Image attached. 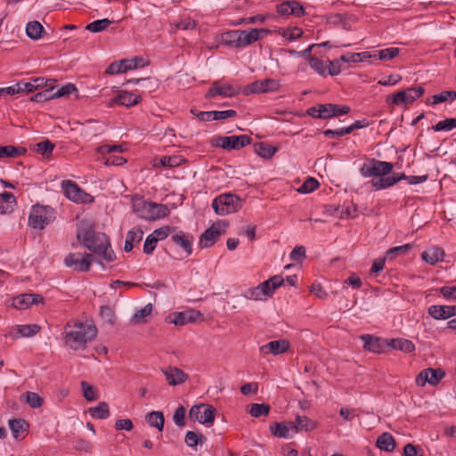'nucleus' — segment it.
I'll return each instance as SVG.
<instances>
[{"label":"nucleus","mask_w":456,"mask_h":456,"mask_svg":"<svg viewBox=\"0 0 456 456\" xmlns=\"http://www.w3.org/2000/svg\"><path fill=\"white\" fill-rule=\"evenodd\" d=\"M77 239L90 251L106 262H112L115 253L105 233L96 232L94 225L87 220H81L77 225Z\"/></svg>","instance_id":"f257e3e1"},{"label":"nucleus","mask_w":456,"mask_h":456,"mask_svg":"<svg viewBox=\"0 0 456 456\" xmlns=\"http://www.w3.org/2000/svg\"><path fill=\"white\" fill-rule=\"evenodd\" d=\"M65 343L72 350L85 349L88 342L93 341L97 335L94 325L80 322H69L64 328Z\"/></svg>","instance_id":"f03ea898"},{"label":"nucleus","mask_w":456,"mask_h":456,"mask_svg":"<svg viewBox=\"0 0 456 456\" xmlns=\"http://www.w3.org/2000/svg\"><path fill=\"white\" fill-rule=\"evenodd\" d=\"M212 208L219 216L235 213L241 208L240 199L232 193H224L216 197L212 201Z\"/></svg>","instance_id":"7ed1b4c3"},{"label":"nucleus","mask_w":456,"mask_h":456,"mask_svg":"<svg viewBox=\"0 0 456 456\" xmlns=\"http://www.w3.org/2000/svg\"><path fill=\"white\" fill-rule=\"evenodd\" d=\"M53 214L51 207L35 205L28 216V224L34 229L42 230L52 221Z\"/></svg>","instance_id":"20e7f679"},{"label":"nucleus","mask_w":456,"mask_h":456,"mask_svg":"<svg viewBox=\"0 0 456 456\" xmlns=\"http://www.w3.org/2000/svg\"><path fill=\"white\" fill-rule=\"evenodd\" d=\"M394 166L390 162L372 159L362 166L360 172L364 177H381L390 174Z\"/></svg>","instance_id":"39448f33"},{"label":"nucleus","mask_w":456,"mask_h":456,"mask_svg":"<svg viewBox=\"0 0 456 456\" xmlns=\"http://www.w3.org/2000/svg\"><path fill=\"white\" fill-rule=\"evenodd\" d=\"M136 211L140 217L150 221L163 218L170 213L166 205L148 201L142 202V207Z\"/></svg>","instance_id":"423d86ee"},{"label":"nucleus","mask_w":456,"mask_h":456,"mask_svg":"<svg viewBox=\"0 0 456 456\" xmlns=\"http://www.w3.org/2000/svg\"><path fill=\"white\" fill-rule=\"evenodd\" d=\"M215 412L216 409L212 405L201 403L193 405L189 411V416L206 427H211L215 421Z\"/></svg>","instance_id":"0eeeda50"},{"label":"nucleus","mask_w":456,"mask_h":456,"mask_svg":"<svg viewBox=\"0 0 456 456\" xmlns=\"http://www.w3.org/2000/svg\"><path fill=\"white\" fill-rule=\"evenodd\" d=\"M94 256L92 254L69 253L64 258V264L67 267L73 268L74 271L87 273Z\"/></svg>","instance_id":"6e6552de"},{"label":"nucleus","mask_w":456,"mask_h":456,"mask_svg":"<svg viewBox=\"0 0 456 456\" xmlns=\"http://www.w3.org/2000/svg\"><path fill=\"white\" fill-rule=\"evenodd\" d=\"M61 188L65 196L76 203H91L94 200L93 196L83 191L78 185L70 180L61 182Z\"/></svg>","instance_id":"1a4fd4ad"},{"label":"nucleus","mask_w":456,"mask_h":456,"mask_svg":"<svg viewBox=\"0 0 456 456\" xmlns=\"http://www.w3.org/2000/svg\"><path fill=\"white\" fill-rule=\"evenodd\" d=\"M227 227L228 223L224 220L213 224L201 234L199 241L200 246L201 248H209L213 246L216 242L218 237L225 232Z\"/></svg>","instance_id":"9d476101"},{"label":"nucleus","mask_w":456,"mask_h":456,"mask_svg":"<svg viewBox=\"0 0 456 456\" xmlns=\"http://www.w3.org/2000/svg\"><path fill=\"white\" fill-rule=\"evenodd\" d=\"M424 94L422 86L410 87L406 90L400 91L387 98L388 104L402 105L413 102L416 99L419 98Z\"/></svg>","instance_id":"9b49d317"},{"label":"nucleus","mask_w":456,"mask_h":456,"mask_svg":"<svg viewBox=\"0 0 456 456\" xmlns=\"http://www.w3.org/2000/svg\"><path fill=\"white\" fill-rule=\"evenodd\" d=\"M251 142L248 135L219 136L215 139L214 144L224 150H240Z\"/></svg>","instance_id":"f8f14e48"},{"label":"nucleus","mask_w":456,"mask_h":456,"mask_svg":"<svg viewBox=\"0 0 456 456\" xmlns=\"http://www.w3.org/2000/svg\"><path fill=\"white\" fill-rule=\"evenodd\" d=\"M202 318L200 311L190 309L184 312H175L166 317L167 323L175 324V326H183L187 323H192Z\"/></svg>","instance_id":"ddd939ff"},{"label":"nucleus","mask_w":456,"mask_h":456,"mask_svg":"<svg viewBox=\"0 0 456 456\" xmlns=\"http://www.w3.org/2000/svg\"><path fill=\"white\" fill-rule=\"evenodd\" d=\"M445 376L442 369L427 368L422 370L416 377L415 383L418 387H424L426 384L436 386Z\"/></svg>","instance_id":"4468645a"},{"label":"nucleus","mask_w":456,"mask_h":456,"mask_svg":"<svg viewBox=\"0 0 456 456\" xmlns=\"http://www.w3.org/2000/svg\"><path fill=\"white\" fill-rule=\"evenodd\" d=\"M280 87L279 81L272 78H265L263 80H256L249 84L245 88V94H263L267 92L277 91Z\"/></svg>","instance_id":"2eb2a0df"},{"label":"nucleus","mask_w":456,"mask_h":456,"mask_svg":"<svg viewBox=\"0 0 456 456\" xmlns=\"http://www.w3.org/2000/svg\"><path fill=\"white\" fill-rule=\"evenodd\" d=\"M239 94V89L235 88L230 84L222 85L218 81H215L211 87L208 89L206 98L211 99L217 95L223 97H232Z\"/></svg>","instance_id":"dca6fc26"},{"label":"nucleus","mask_w":456,"mask_h":456,"mask_svg":"<svg viewBox=\"0 0 456 456\" xmlns=\"http://www.w3.org/2000/svg\"><path fill=\"white\" fill-rule=\"evenodd\" d=\"M270 33L267 28H251L248 30H240V48H244L259 39L265 37Z\"/></svg>","instance_id":"f3484780"},{"label":"nucleus","mask_w":456,"mask_h":456,"mask_svg":"<svg viewBox=\"0 0 456 456\" xmlns=\"http://www.w3.org/2000/svg\"><path fill=\"white\" fill-rule=\"evenodd\" d=\"M277 12L281 16L294 15L302 17L305 15V8L297 1H285L277 5Z\"/></svg>","instance_id":"a211bd4d"},{"label":"nucleus","mask_w":456,"mask_h":456,"mask_svg":"<svg viewBox=\"0 0 456 456\" xmlns=\"http://www.w3.org/2000/svg\"><path fill=\"white\" fill-rule=\"evenodd\" d=\"M43 301V297L39 294H21L12 298V306L17 309H27L30 305Z\"/></svg>","instance_id":"6ab92c4d"},{"label":"nucleus","mask_w":456,"mask_h":456,"mask_svg":"<svg viewBox=\"0 0 456 456\" xmlns=\"http://www.w3.org/2000/svg\"><path fill=\"white\" fill-rule=\"evenodd\" d=\"M162 372L170 386L183 384L188 379V375L177 367L169 366L166 369H162Z\"/></svg>","instance_id":"aec40b11"},{"label":"nucleus","mask_w":456,"mask_h":456,"mask_svg":"<svg viewBox=\"0 0 456 456\" xmlns=\"http://www.w3.org/2000/svg\"><path fill=\"white\" fill-rule=\"evenodd\" d=\"M270 430L273 436L281 438H289L291 436V432L296 433L293 421L275 422L270 426Z\"/></svg>","instance_id":"412c9836"},{"label":"nucleus","mask_w":456,"mask_h":456,"mask_svg":"<svg viewBox=\"0 0 456 456\" xmlns=\"http://www.w3.org/2000/svg\"><path fill=\"white\" fill-rule=\"evenodd\" d=\"M428 314L436 320H446L456 314L455 305H431Z\"/></svg>","instance_id":"4be33fe9"},{"label":"nucleus","mask_w":456,"mask_h":456,"mask_svg":"<svg viewBox=\"0 0 456 456\" xmlns=\"http://www.w3.org/2000/svg\"><path fill=\"white\" fill-rule=\"evenodd\" d=\"M171 239L175 245L181 247L184 250L187 256L191 255L193 241V238L191 235L186 234L180 231L173 234Z\"/></svg>","instance_id":"5701e85b"},{"label":"nucleus","mask_w":456,"mask_h":456,"mask_svg":"<svg viewBox=\"0 0 456 456\" xmlns=\"http://www.w3.org/2000/svg\"><path fill=\"white\" fill-rule=\"evenodd\" d=\"M289 348V343L285 339L270 341L265 346H261V352H269L274 355L285 353Z\"/></svg>","instance_id":"b1692460"},{"label":"nucleus","mask_w":456,"mask_h":456,"mask_svg":"<svg viewBox=\"0 0 456 456\" xmlns=\"http://www.w3.org/2000/svg\"><path fill=\"white\" fill-rule=\"evenodd\" d=\"M360 338L364 342L363 348L367 351L379 354L383 351L384 342L381 338L371 335H362Z\"/></svg>","instance_id":"393cba45"},{"label":"nucleus","mask_w":456,"mask_h":456,"mask_svg":"<svg viewBox=\"0 0 456 456\" xmlns=\"http://www.w3.org/2000/svg\"><path fill=\"white\" fill-rule=\"evenodd\" d=\"M16 205V199L12 192H3L0 194V214L5 215L12 213Z\"/></svg>","instance_id":"a878e982"},{"label":"nucleus","mask_w":456,"mask_h":456,"mask_svg":"<svg viewBox=\"0 0 456 456\" xmlns=\"http://www.w3.org/2000/svg\"><path fill=\"white\" fill-rule=\"evenodd\" d=\"M140 96L128 92H122L117 97L113 98L110 102V105L113 103L123 105L126 107H131L137 104L140 101Z\"/></svg>","instance_id":"bb28decb"},{"label":"nucleus","mask_w":456,"mask_h":456,"mask_svg":"<svg viewBox=\"0 0 456 456\" xmlns=\"http://www.w3.org/2000/svg\"><path fill=\"white\" fill-rule=\"evenodd\" d=\"M376 446L381 451L391 452L395 448V441L390 433L384 432L378 437Z\"/></svg>","instance_id":"cd10ccee"},{"label":"nucleus","mask_w":456,"mask_h":456,"mask_svg":"<svg viewBox=\"0 0 456 456\" xmlns=\"http://www.w3.org/2000/svg\"><path fill=\"white\" fill-rule=\"evenodd\" d=\"M240 30H230L221 36V43L232 48H240Z\"/></svg>","instance_id":"c85d7f7f"},{"label":"nucleus","mask_w":456,"mask_h":456,"mask_svg":"<svg viewBox=\"0 0 456 456\" xmlns=\"http://www.w3.org/2000/svg\"><path fill=\"white\" fill-rule=\"evenodd\" d=\"M387 345L391 346L394 349H398L404 353H411L415 350L414 344L411 340L403 339V338L390 339L387 343Z\"/></svg>","instance_id":"c756f323"},{"label":"nucleus","mask_w":456,"mask_h":456,"mask_svg":"<svg viewBox=\"0 0 456 456\" xmlns=\"http://www.w3.org/2000/svg\"><path fill=\"white\" fill-rule=\"evenodd\" d=\"M146 422L151 426L156 428L159 431L164 428L165 419L161 411H153L145 416Z\"/></svg>","instance_id":"7c9ffc66"},{"label":"nucleus","mask_w":456,"mask_h":456,"mask_svg":"<svg viewBox=\"0 0 456 456\" xmlns=\"http://www.w3.org/2000/svg\"><path fill=\"white\" fill-rule=\"evenodd\" d=\"M254 151L258 156L268 159L278 151V147L272 146L265 142H257L254 145Z\"/></svg>","instance_id":"2f4dec72"},{"label":"nucleus","mask_w":456,"mask_h":456,"mask_svg":"<svg viewBox=\"0 0 456 456\" xmlns=\"http://www.w3.org/2000/svg\"><path fill=\"white\" fill-rule=\"evenodd\" d=\"M44 31V27L37 20L29 21L26 26V34L32 40L40 39Z\"/></svg>","instance_id":"473e14b6"},{"label":"nucleus","mask_w":456,"mask_h":456,"mask_svg":"<svg viewBox=\"0 0 456 456\" xmlns=\"http://www.w3.org/2000/svg\"><path fill=\"white\" fill-rule=\"evenodd\" d=\"M293 422L296 433L299 430L311 431L316 428V423L306 416L297 415Z\"/></svg>","instance_id":"72a5a7b5"},{"label":"nucleus","mask_w":456,"mask_h":456,"mask_svg":"<svg viewBox=\"0 0 456 456\" xmlns=\"http://www.w3.org/2000/svg\"><path fill=\"white\" fill-rule=\"evenodd\" d=\"M27 150L23 147L13 145L0 146V159L16 158L25 154Z\"/></svg>","instance_id":"f704fd0d"},{"label":"nucleus","mask_w":456,"mask_h":456,"mask_svg":"<svg viewBox=\"0 0 456 456\" xmlns=\"http://www.w3.org/2000/svg\"><path fill=\"white\" fill-rule=\"evenodd\" d=\"M88 411L94 419H104L110 416L109 405L105 402H102L97 406L90 408Z\"/></svg>","instance_id":"c9c22d12"},{"label":"nucleus","mask_w":456,"mask_h":456,"mask_svg":"<svg viewBox=\"0 0 456 456\" xmlns=\"http://www.w3.org/2000/svg\"><path fill=\"white\" fill-rule=\"evenodd\" d=\"M442 256L443 251L439 248H428L421 254L422 259L430 265L437 263Z\"/></svg>","instance_id":"e433bc0d"},{"label":"nucleus","mask_w":456,"mask_h":456,"mask_svg":"<svg viewBox=\"0 0 456 456\" xmlns=\"http://www.w3.org/2000/svg\"><path fill=\"white\" fill-rule=\"evenodd\" d=\"M9 427L15 438H18L20 433L27 431L28 423L23 419H14L9 420Z\"/></svg>","instance_id":"4c0bfd02"},{"label":"nucleus","mask_w":456,"mask_h":456,"mask_svg":"<svg viewBox=\"0 0 456 456\" xmlns=\"http://www.w3.org/2000/svg\"><path fill=\"white\" fill-rule=\"evenodd\" d=\"M205 441H206V437L201 433L187 431L185 434L184 442H185L186 445L191 448H194L199 444H203Z\"/></svg>","instance_id":"58836bf2"},{"label":"nucleus","mask_w":456,"mask_h":456,"mask_svg":"<svg viewBox=\"0 0 456 456\" xmlns=\"http://www.w3.org/2000/svg\"><path fill=\"white\" fill-rule=\"evenodd\" d=\"M21 399L25 401L32 409H37L43 404V398L35 392H26L22 394Z\"/></svg>","instance_id":"ea45409f"},{"label":"nucleus","mask_w":456,"mask_h":456,"mask_svg":"<svg viewBox=\"0 0 456 456\" xmlns=\"http://www.w3.org/2000/svg\"><path fill=\"white\" fill-rule=\"evenodd\" d=\"M271 407L266 403H251L248 412L254 418L267 416Z\"/></svg>","instance_id":"a19ab883"},{"label":"nucleus","mask_w":456,"mask_h":456,"mask_svg":"<svg viewBox=\"0 0 456 456\" xmlns=\"http://www.w3.org/2000/svg\"><path fill=\"white\" fill-rule=\"evenodd\" d=\"M110 23L109 19L97 20L87 24L86 29L93 33H99L105 30Z\"/></svg>","instance_id":"79ce46f5"},{"label":"nucleus","mask_w":456,"mask_h":456,"mask_svg":"<svg viewBox=\"0 0 456 456\" xmlns=\"http://www.w3.org/2000/svg\"><path fill=\"white\" fill-rule=\"evenodd\" d=\"M33 149L43 156L48 157L52 154L54 149V144L49 140H45L36 143Z\"/></svg>","instance_id":"37998d69"},{"label":"nucleus","mask_w":456,"mask_h":456,"mask_svg":"<svg viewBox=\"0 0 456 456\" xmlns=\"http://www.w3.org/2000/svg\"><path fill=\"white\" fill-rule=\"evenodd\" d=\"M39 330L40 327L37 324H25L17 326V332L20 337H32L37 334Z\"/></svg>","instance_id":"c03bdc74"},{"label":"nucleus","mask_w":456,"mask_h":456,"mask_svg":"<svg viewBox=\"0 0 456 456\" xmlns=\"http://www.w3.org/2000/svg\"><path fill=\"white\" fill-rule=\"evenodd\" d=\"M396 183L393 176H381L379 180H372L371 184L375 190H383L389 188Z\"/></svg>","instance_id":"a18cd8bd"},{"label":"nucleus","mask_w":456,"mask_h":456,"mask_svg":"<svg viewBox=\"0 0 456 456\" xmlns=\"http://www.w3.org/2000/svg\"><path fill=\"white\" fill-rule=\"evenodd\" d=\"M53 86H51L50 88H46L45 90L39 92L33 96H31L30 101L36 102H45L52 99H55L53 95Z\"/></svg>","instance_id":"49530a36"},{"label":"nucleus","mask_w":456,"mask_h":456,"mask_svg":"<svg viewBox=\"0 0 456 456\" xmlns=\"http://www.w3.org/2000/svg\"><path fill=\"white\" fill-rule=\"evenodd\" d=\"M279 34L283 37L290 41H293L295 39L301 37V36L303 35V30L297 27H294L291 28H280Z\"/></svg>","instance_id":"de8ad7c7"},{"label":"nucleus","mask_w":456,"mask_h":456,"mask_svg":"<svg viewBox=\"0 0 456 456\" xmlns=\"http://www.w3.org/2000/svg\"><path fill=\"white\" fill-rule=\"evenodd\" d=\"M319 183L315 178L308 177L304 183L297 189V191L303 194L310 193L317 189Z\"/></svg>","instance_id":"09e8293b"},{"label":"nucleus","mask_w":456,"mask_h":456,"mask_svg":"<svg viewBox=\"0 0 456 456\" xmlns=\"http://www.w3.org/2000/svg\"><path fill=\"white\" fill-rule=\"evenodd\" d=\"M456 127V118H446L439 121L433 126L435 131H451Z\"/></svg>","instance_id":"8fccbe9b"},{"label":"nucleus","mask_w":456,"mask_h":456,"mask_svg":"<svg viewBox=\"0 0 456 456\" xmlns=\"http://www.w3.org/2000/svg\"><path fill=\"white\" fill-rule=\"evenodd\" d=\"M309 65L310 67L318 74L322 76H325L327 72V67L324 65V62L314 56L309 57Z\"/></svg>","instance_id":"3c124183"},{"label":"nucleus","mask_w":456,"mask_h":456,"mask_svg":"<svg viewBox=\"0 0 456 456\" xmlns=\"http://www.w3.org/2000/svg\"><path fill=\"white\" fill-rule=\"evenodd\" d=\"M449 98L454 100L456 98V91H444L440 94H435L431 97V104H438L446 102Z\"/></svg>","instance_id":"603ef678"},{"label":"nucleus","mask_w":456,"mask_h":456,"mask_svg":"<svg viewBox=\"0 0 456 456\" xmlns=\"http://www.w3.org/2000/svg\"><path fill=\"white\" fill-rule=\"evenodd\" d=\"M411 244H404L392 248L387 251L386 257L388 259H394L397 255H405L411 248Z\"/></svg>","instance_id":"864d4df0"},{"label":"nucleus","mask_w":456,"mask_h":456,"mask_svg":"<svg viewBox=\"0 0 456 456\" xmlns=\"http://www.w3.org/2000/svg\"><path fill=\"white\" fill-rule=\"evenodd\" d=\"M184 161V159H183L181 156H165L160 159V164L163 167H178L182 164V162Z\"/></svg>","instance_id":"5fc2aeb1"},{"label":"nucleus","mask_w":456,"mask_h":456,"mask_svg":"<svg viewBox=\"0 0 456 456\" xmlns=\"http://www.w3.org/2000/svg\"><path fill=\"white\" fill-rule=\"evenodd\" d=\"M122 62L124 64L123 69H125L126 71L144 66V61L142 57H135L134 59H124L122 60Z\"/></svg>","instance_id":"6e6d98bb"},{"label":"nucleus","mask_w":456,"mask_h":456,"mask_svg":"<svg viewBox=\"0 0 456 456\" xmlns=\"http://www.w3.org/2000/svg\"><path fill=\"white\" fill-rule=\"evenodd\" d=\"M81 387L83 391V396L87 401H95L97 399V395L94 388L89 385L86 381L81 382Z\"/></svg>","instance_id":"4d7b16f0"},{"label":"nucleus","mask_w":456,"mask_h":456,"mask_svg":"<svg viewBox=\"0 0 456 456\" xmlns=\"http://www.w3.org/2000/svg\"><path fill=\"white\" fill-rule=\"evenodd\" d=\"M399 53V49L395 47H390L379 50L378 52V59L379 60H392Z\"/></svg>","instance_id":"13d9d810"},{"label":"nucleus","mask_w":456,"mask_h":456,"mask_svg":"<svg viewBox=\"0 0 456 456\" xmlns=\"http://www.w3.org/2000/svg\"><path fill=\"white\" fill-rule=\"evenodd\" d=\"M334 104L333 103H326L320 104V113L317 116L321 117L322 119H328L334 118Z\"/></svg>","instance_id":"bf43d9fd"},{"label":"nucleus","mask_w":456,"mask_h":456,"mask_svg":"<svg viewBox=\"0 0 456 456\" xmlns=\"http://www.w3.org/2000/svg\"><path fill=\"white\" fill-rule=\"evenodd\" d=\"M243 297L249 300H265V297L257 286L246 289L243 293Z\"/></svg>","instance_id":"052dcab7"},{"label":"nucleus","mask_w":456,"mask_h":456,"mask_svg":"<svg viewBox=\"0 0 456 456\" xmlns=\"http://www.w3.org/2000/svg\"><path fill=\"white\" fill-rule=\"evenodd\" d=\"M152 312V305L147 304L144 307L137 310L133 316V319L137 322H143V319L149 316Z\"/></svg>","instance_id":"680f3d73"},{"label":"nucleus","mask_w":456,"mask_h":456,"mask_svg":"<svg viewBox=\"0 0 456 456\" xmlns=\"http://www.w3.org/2000/svg\"><path fill=\"white\" fill-rule=\"evenodd\" d=\"M175 26L177 29L192 30L195 29L197 23L190 17H186L182 19L179 22L175 23Z\"/></svg>","instance_id":"e2e57ef3"},{"label":"nucleus","mask_w":456,"mask_h":456,"mask_svg":"<svg viewBox=\"0 0 456 456\" xmlns=\"http://www.w3.org/2000/svg\"><path fill=\"white\" fill-rule=\"evenodd\" d=\"M75 447L77 451L87 453L93 452L94 444L86 439L79 438L76 441Z\"/></svg>","instance_id":"0e129e2a"},{"label":"nucleus","mask_w":456,"mask_h":456,"mask_svg":"<svg viewBox=\"0 0 456 456\" xmlns=\"http://www.w3.org/2000/svg\"><path fill=\"white\" fill-rule=\"evenodd\" d=\"M77 91V87L73 84H66L65 86H61V88L57 89L55 92H53V95L55 98L69 95L70 94Z\"/></svg>","instance_id":"69168bd1"},{"label":"nucleus","mask_w":456,"mask_h":456,"mask_svg":"<svg viewBox=\"0 0 456 456\" xmlns=\"http://www.w3.org/2000/svg\"><path fill=\"white\" fill-rule=\"evenodd\" d=\"M142 230L140 227H134L127 232L126 239L135 244L142 240Z\"/></svg>","instance_id":"338daca9"},{"label":"nucleus","mask_w":456,"mask_h":456,"mask_svg":"<svg viewBox=\"0 0 456 456\" xmlns=\"http://www.w3.org/2000/svg\"><path fill=\"white\" fill-rule=\"evenodd\" d=\"M158 241L159 240L152 234L148 235L143 244V252L147 255L151 254L155 249Z\"/></svg>","instance_id":"774afa93"}]
</instances>
